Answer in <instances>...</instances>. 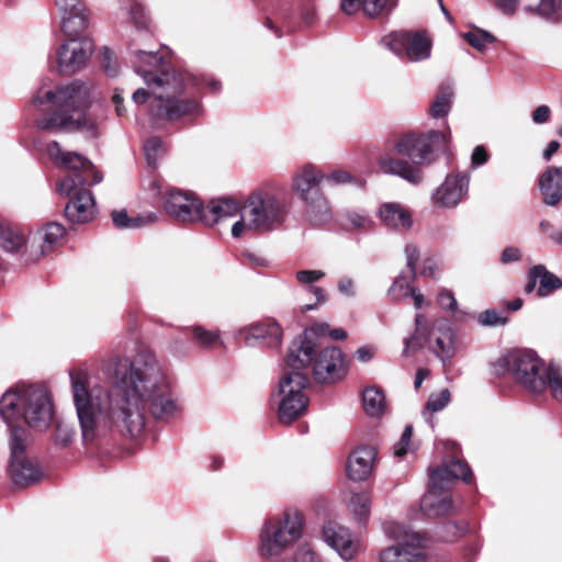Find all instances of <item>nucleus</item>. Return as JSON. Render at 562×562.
<instances>
[{
  "label": "nucleus",
  "instance_id": "21",
  "mask_svg": "<svg viewBox=\"0 0 562 562\" xmlns=\"http://www.w3.org/2000/svg\"><path fill=\"white\" fill-rule=\"evenodd\" d=\"M439 473H430L429 488L420 501V509L428 517L448 515L453 509L451 497L446 493L448 485L439 482Z\"/></svg>",
  "mask_w": 562,
  "mask_h": 562
},
{
  "label": "nucleus",
  "instance_id": "28",
  "mask_svg": "<svg viewBox=\"0 0 562 562\" xmlns=\"http://www.w3.org/2000/svg\"><path fill=\"white\" fill-rule=\"evenodd\" d=\"M241 214L239 204L233 199H216L210 201L206 206L201 203L200 221L213 226L220 221Z\"/></svg>",
  "mask_w": 562,
  "mask_h": 562
},
{
  "label": "nucleus",
  "instance_id": "31",
  "mask_svg": "<svg viewBox=\"0 0 562 562\" xmlns=\"http://www.w3.org/2000/svg\"><path fill=\"white\" fill-rule=\"evenodd\" d=\"M524 11L549 23L562 22V0H539L537 4L525 5Z\"/></svg>",
  "mask_w": 562,
  "mask_h": 562
},
{
  "label": "nucleus",
  "instance_id": "17",
  "mask_svg": "<svg viewBox=\"0 0 562 562\" xmlns=\"http://www.w3.org/2000/svg\"><path fill=\"white\" fill-rule=\"evenodd\" d=\"M25 429L13 430L10 437L9 472L14 484L20 486L35 483L42 475L37 463L25 456Z\"/></svg>",
  "mask_w": 562,
  "mask_h": 562
},
{
  "label": "nucleus",
  "instance_id": "32",
  "mask_svg": "<svg viewBox=\"0 0 562 562\" xmlns=\"http://www.w3.org/2000/svg\"><path fill=\"white\" fill-rule=\"evenodd\" d=\"M341 225L348 231H368L374 226V222L368 212L363 210L347 209L339 214Z\"/></svg>",
  "mask_w": 562,
  "mask_h": 562
},
{
  "label": "nucleus",
  "instance_id": "61",
  "mask_svg": "<svg viewBox=\"0 0 562 562\" xmlns=\"http://www.w3.org/2000/svg\"><path fill=\"white\" fill-rule=\"evenodd\" d=\"M150 95H153V98H155V95L153 94V91L149 87H148V90L144 89V88H138L136 91H134L132 99L135 104H144L147 102V100L149 99ZM154 100L155 99H153L151 102Z\"/></svg>",
  "mask_w": 562,
  "mask_h": 562
},
{
  "label": "nucleus",
  "instance_id": "29",
  "mask_svg": "<svg viewBox=\"0 0 562 562\" xmlns=\"http://www.w3.org/2000/svg\"><path fill=\"white\" fill-rule=\"evenodd\" d=\"M60 29L63 33L69 38L81 37L80 34L88 25L87 9L59 12Z\"/></svg>",
  "mask_w": 562,
  "mask_h": 562
},
{
  "label": "nucleus",
  "instance_id": "57",
  "mask_svg": "<svg viewBox=\"0 0 562 562\" xmlns=\"http://www.w3.org/2000/svg\"><path fill=\"white\" fill-rule=\"evenodd\" d=\"M364 1L366 0H341L340 7L344 13L351 15L360 9L364 11Z\"/></svg>",
  "mask_w": 562,
  "mask_h": 562
},
{
  "label": "nucleus",
  "instance_id": "30",
  "mask_svg": "<svg viewBox=\"0 0 562 562\" xmlns=\"http://www.w3.org/2000/svg\"><path fill=\"white\" fill-rule=\"evenodd\" d=\"M431 473H439V482L449 486V484L458 479L463 480L465 483L472 481V471L469 465L458 459H451L448 463L431 471Z\"/></svg>",
  "mask_w": 562,
  "mask_h": 562
},
{
  "label": "nucleus",
  "instance_id": "4",
  "mask_svg": "<svg viewBox=\"0 0 562 562\" xmlns=\"http://www.w3.org/2000/svg\"><path fill=\"white\" fill-rule=\"evenodd\" d=\"M47 155L55 164L70 171L58 183L59 193L70 199L65 207L67 218L78 224L93 220L97 213L95 201L87 186L101 182L102 175L87 158L75 151L63 150L57 142L48 144Z\"/></svg>",
  "mask_w": 562,
  "mask_h": 562
},
{
  "label": "nucleus",
  "instance_id": "25",
  "mask_svg": "<svg viewBox=\"0 0 562 562\" xmlns=\"http://www.w3.org/2000/svg\"><path fill=\"white\" fill-rule=\"evenodd\" d=\"M537 282H539V288L537 290V294L540 297L548 296L552 294L554 291L562 288V281L552 272L548 271L543 265L533 266L529 272L527 278V283L525 285V291L527 293H531L535 291Z\"/></svg>",
  "mask_w": 562,
  "mask_h": 562
},
{
  "label": "nucleus",
  "instance_id": "24",
  "mask_svg": "<svg viewBox=\"0 0 562 562\" xmlns=\"http://www.w3.org/2000/svg\"><path fill=\"white\" fill-rule=\"evenodd\" d=\"M539 191L546 205L555 207L562 202V166H550L538 180Z\"/></svg>",
  "mask_w": 562,
  "mask_h": 562
},
{
  "label": "nucleus",
  "instance_id": "22",
  "mask_svg": "<svg viewBox=\"0 0 562 562\" xmlns=\"http://www.w3.org/2000/svg\"><path fill=\"white\" fill-rule=\"evenodd\" d=\"M237 335L247 346L261 342L274 348L281 344L282 329L274 321L267 319L240 328Z\"/></svg>",
  "mask_w": 562,
  "mask_h": 562
},
{
  "label": "nucleus",
  "instance_id": "35",
  "mask_svg": "<svg viewBox=\"0 0 562 562\" xmlns=\"http://www.w3.org/2000/svg\"><path fill=\"white\" fill-rule=\"evenodd\" d=\"M65 228L61 224L53 222L46 224L37 232V237L42 241L40 257L49 252L53 247L64 237Z\"/></svg>",
  "mask_w": 562,
  "mask_h": 562
},
{
  "label": "nucleus",
  "instance_id": "18",
  "mask_svg": "<svg viewBox=\"0 0 562 562\" xmlns=\"http://www.w3.org/2000/svg\"><path fill=\"white\" fill-rule=\"evenodd\" d=\"M94 44L89 37L68 38L56 50L57 69L61 75H74L90 60Z\"/></svg>",
  "mask_w": 562,
  "mask_h": 562
},
{
  "label": "nucleus",
  "instance_id": "64",
  "mask_svg": "<svg viewBox=\"0 0 562 562\" xmlns=\"http://www.w3.org/2000/svg\"><path fill=\"white\" fill-rule=\"evenodd\" d=\"M560 143L558 140H551L547 148L543 150V158L544 160L549 161L552 156L559 150Z\"/></svg>",
  "mask_w": 562,
  "mask_h": 562
},
{
  "label": "nucleus",
  "instance_id": "52",
  "mask_svg": "<svg viewBox=\"0 0 562 562\" xmlns=\"http://www.w3.org/2000/svg\"><path fill=\"white\" fill-rule=\"evenodd\" d=\"M438 304L450 312H456L457 310V300L453 293L449 290H442L438 294Z\"/></svg>",
  "mask_w": 562,
  "mask_h": 562
},
{
  "label": "nucleus",
  "instance_id": "19",
  "mask_svg": "<svg viewBox=\"0 0 562 562\" xmlns=\"http://www.w3.org/2000/svg\"><path fill=\"white\" fill-rule=\"evenodd\" d=\"M469 184V175L449 173L445 181L432 192V204L443 209L456 207L467 196Z\"/></svg>",
  "mask_w": 562,
  "mask_h": 562
},
{
  "label": "nucleus",
  "instance_id": "6",
  "mask_svg": "<svg viewBox=\"0 0 562 562\" xmlns=\"http://www.w3.org/2000/svg\"><path fill=\"white\" fill-rule=\"evenodd\" d=\"M497 375L510 374L514 380L532 393H542L548 386L552 395L562 401V375L554 367L547 366L532 350H513L493 364Z\"/></svg>",
  "mask_w": 562,
  "mask_h": 562
},
{
  "label": "nucleus",
  "instance_id": "1",
  "mask_svg": "<svg viewBox=\"0 0 562 562\" xmlns=\"http://www.w3.org/2000/svg\"><path fill=\"white\" fill-rule=\"evenodd\" d=\"M111 380L110 389H89L85 372H70L74 403L85 442L114 429L137 436L145 427L147 412L155 419L169 420L182 411L155 360L132 362L127 358H116Z\"/></svg>",
  "mask_w": 562,
  "mask_h": 562
},
{
  "label": "nucleus",
  "instance_id": "13",
  "mask_svg": "<svg viewBox=\"0 0 562 562\" xmlns=\"http://www.w3.org/2000/svg\"><path fill=\"white\" fill-rule=\"evenodd\" d=\"M447 135L438 131H429L426 134H406L397 139L394 145L400 156L411 159L415 167L429 166L438 153L446 150Z\"/></svg>",
  "mask_w": 562,
  "mask_h": 562
},
{
  "label": "nucleus",
  "instance_id": "47",
  "mask_svg": "<svg viewBox=\"0 0 562 562\" xmlns=\"http://www.w3.org/2000/svg\"><path fill=\"white\" fill-rule=\"evenodd\" d=\"M194 339L204 347H210L218 340V333L205 330L204 328L196 326L193 328Z\"/></svg>",
  "mask_w": 562,
  "mask_h": 562
},
{
  "label": "nucleus",
  "instance_id": "33",
  "mask_svg": "<svg viewBox=\"0 0 562 562\" xmlns=\"http://www.w3.org/2000/svg\"><path fill=\"white\" fill-rule=\"evenodd\" d=\"M325 276V272L322 270H302L296 272V279L302 284H310V291L315 295L316 303L306 304L301 307L302 312H308L317 307L318 304H322L326 301V295L322 288L313 286L312 284L318 280H321Z\"/></svg>",
  "mask_w": 562,
  "mask_h": 562
},
{
  "label": "nucleus",
  "instance_id": "59",
  "mask_svg": "<svg viewBox=\"0 0 562 562\" xmlns=\"http://www.w3.org/2000/svg\"><path fill=\"white\" fill-rule=\"evenodd\" d=\"M551 110L548 105L538 106L531 114L535 124L547 123L550 119Z\"/></svg>",
  "mask_w": 562,
  "mask_h": 562
},
{
  "label": "nucleus",
  "instance_id": "46",
  "mask_svg": "<svg viewBox=\"0 0 562 562\" xmlns=\"http://www.w3.org/2000/svg\"><path fill=\"white\" fill-rule=\"evenodd\" d=\"M128 14L138 30H146L148 27L149 22L140 3L133 1L130 5Z\"/></svg>",
  "mask_w": 562,
  "mask_h": 562
},
{
  "label": "nucleus",
  "instance_id": "3",
  "mask_svg": "<svg viewBox=\"0 0 562 562\" xmlns=\"http://www.w3.org/2000/svg\"><path fill=\"white\" fill-rule=\"evenodd\" d=\"M90 103L91 88L78 80L58 87L56 91L41 88L33 104L53 113L37 119L36 125L40 130L80 131L89 137H97L99 124L87 113Z\"/></svg>",
  "mask_w": 562,
  "mask_h": 562
},
{
  "label": "nucleus",
  "instance_id": "37",
  "mask_svg": "<svg viewBox=\"0 0 562 562\" xmlns=\"http://www.w3.org/2000/svg\"><path fill=\"white\" fill-rule=\"evenodd\" d=\"M453 88L450 83H443L439 87L436 99L430 106L432 117L446 116L452 105Z\"/></svg>",
  "mask_w": 562,
  "mask_h": 562
},
{
  "label": "nucleus",
  "instance_id": "23",
  "mask_svg": "<svg viewBox=\"0 0 562 562\" xmlns=\"http://www.w3.org/2000/svg\"><path fill=\"white\" fill-rule=\"evenodd\" d=\"M376 216L386 228L396 232H406L413 225L411 212L397 202L382 203L376 211Z\"/></svg>",
  "mask_w": 562,
  "mask_h": 562
},
{
  "label": "nucleus",
  "instance_id": "14",
  "mask_svg": "<svg viewBox=\"0 0 562 562\" xmlns=\"http://www.w3.org/2000/svg\"><path fill=\"white\" fill-rule=\"evenodd\" d=\"M301 341L306 342L311 347V361L302 369V372L311 367L314 379L321 383H334L346 375L347 366L344 360L342 351L338 347L330 346L316 351L313 341L303 338L295 339L289 352Z\"/></svg>",
  "mask_w": 562,
  "mask_h": 562
},
{
  "label": "nucleus",
  "instance_id": "12",
  "mask_svg": "<svg viewBox=\"0 0 562 562\" xmlns=\"http://www.w3.org/2000/svg\"><path fill=\"white\" fill-rule=\"evenodd\" d=\"M383 531L394 543L381 551V562H425L422 538L417 533L393 520L383 524Z\"/></svg>",
  "mask_w": 562,
  "mask_h": 562
},
{
  "label": "nucleus",
  "instance_id": "60",
  "mask_svg": "<svg viewBox=\"0 0 562 562\" xmlns=\"http://www.w3.org/2000/svg\"><path fill=\"white\" fill-rule=\"evenodd\" d=\"M338 290L341 294L352 297L356 295L355 282L351 278L345 277L338 281Z\"/></svg>",
  "mask_w": 562,
  "mask_h": 562
},
{
  "label": "nucleus",
  "instance_id": "48",
  "mask_svg": "<svg viewBox=\"0 0 562 562\" xmlns=\"http://www.w3.org/2000/svg\"><path fill=\"white\" fill-rule=\"evenodd\" d=\"M101 65L108 76L114 77L117 75L119 67L116 59L113 53L108 47H103L102 49Z\"/></svg>",
  "mask_w": 562,
  "mask_h": 562
},
{
  "label": "nucleus",
  "instance_id": "56",
  "mask_svg": "<svg viewBox=\"0 0 562 562\" xmlns=\"http://www.w3.org/2000/svg\"><path fill=\"white\" fill-rule=\"evenodd\" d=\"M58 12L76 11L86 9L82 0H55Z\"/></svg>",
  "mask_w": 562,
  "mask_h": 562
},
{
  "label": "nucleus",
  "instance_id": "50",
  "mask_svg": "<svg viewBox=\"0 0 562 562\" xmlns=\"http://www.w3.org/2000/svg\"><path fill=\"white\" fill-rule=\"evenodd\" d=\"M479 323L484 326H496L506 323V318L495 310H487L479 315Z\"/></svg>",
  "mask_w": 562,
  "mask_h": 562
},
{
  "label": "nucleus",
  "instance_id": "7",
  "mask_svg": "<svg viewBox=\"0 0 562 562\" xmlns=\"http://www.w3.org/2000/svg\"><path fill=\"white\" fill-rule=\"evenodd\" d=\"M311 361V347L301 341L288 353L285 369L279 381L278 417L283 424L300 418L307 409L308 397L305 389L308 378L302 369Z\"/></svg>",
  "mask_w": 562,
  "mask_h": 562
},
{
  "label": "nucleus",
  "instance_id": "44",
  "mask_svg": "<svg viewBox=\"0 0 562 562\" xmlns=\"http://www.w3.org/2000/svg\"><path fill=\"white\" fill-rule=\"evenodd\" d=\"M324 180L333 186H344V184H355V186H362V182L355 178L350 172L342 170V169H336L331 172L325 175Z\"/></svg>",
  "mask_w": 562,
  "mask_h": 562
},
{
  "label": "nucleus",
  "instance_id": "63",
  "mask_svg": "<svg viewBox=\"0 0 562 562\" xmlns=\"http://www.w3.org/2000/svg\"><path fill=\"white\" fill-rule=\"evenodd\" d=\"M112 102L115 106V112L119 116H123L126 114V109L123 106V91L120 89H115L112 95Z\"/></svg>",
  "mask_w": 562,
  "mask_h": 562
},
{
  "label": "nucleus",
  "instance_id": "27",
  "mask_svg": "<svg viewBox=\"0 0 562 562\" xmlns=\"http://www.w3.org/2000/svg\"><path fill=\"white\" fill-rule=\"evenodd\" d=\"M375 450L372 447L362 446L355 449L348 459L347 473L353 481L367 480L373 469Z\"/></svg>",
  "mask_w": 562,
  "mask_h": 562
},
{
  "label": "nucleus",
  "instance_id": "11",
  "mask_svg": "<svg viewBox=\"0 0 562 562\" xmlns=\"http://www.w3.org/2000/svg\"><path fill=\"white\" fill-rule=\"evenodd\" d=\"M424 346L442 361L450 360L456 352L454 333L447 319H437L431 326L428 325L424 314H416L415 330L405 339L403 353L409 356Z\"/></svg>",
  "mask_w": 562,
  "mask_h": 562
},
{
  "label": "nucleus",
  "instance_id": "49",
  "mask_svg": "<svg viewBox=\"0 0 562 562\" xmlns=\"http://www.w3.org/2000/svg\"><path fill=\"white\" fill-rule=\"evenodd\" d=\"M412 435L413 427L411 425H407L401 436L400 441L394 446V454L396 457L402 458L407 453Z\"/></svg>",
  "mask_w": 562,
  "mask_h": 562
},
{
  "label": "nucleus",
  "instance_id": "55",
  "mask_svg": "<svg viewBox=\"0 0 562 562\" xmlns=\"http://www.w3.org/2000/svg\"><path fill=\"white\" fill-rule=\"evenodd\" d=\"M488 154L484 146L479 145L473 149L472 156H471V165L473 168H477L488 160Z\"/></svg>",
  "mask_w": 562,
  "mask_h": 562
},
{
  "label": "nucleus",
  "instance_id": "39",
  "mask_svg": "<svg viewBox=\"0 0 562 562\" xmlns=\"http://www.w3.org/2000/svg\"><path fill=\"white\" fill-rule=\"evenodd\" d=\"M461 36L469 45L479 52H484L487 45L496 42V37L493 34L479 27H474L469 32L463 33Z\"/></svg>",
  "mask_w": 562,
  "mask_h": 562
},
{
  "label": "nucleus",
  "instance_id": "2",
  "mask_svg": "<svg viewBox=\"0 0 562 562\" xmlns=\"http://www.w3.org/2000/svg\"><path fill=\"white\" fill-rule=\"evenodd\" d=\"M134 67L155 95V100L150 102L153 119L193 122L203 116L201 101L183 95L195 87L191 75L162 69L161 57L145 50L136 52Z\"/></svg>",
  "mask_w": 562,
  "mask_h": 562
},
{
  "label": "nucleus",
  "instance_id": "62",
  "mask_svg": "<svg viewBox=\"0 0 562 562\" xmlns=\"http://www.w3.org/2000/svg\"><path fill=\"white\" fill-rule=\"evenodd\" d=\"M520 256L521 255L518 248L507 247L503 250L501 260L503 263H509L519 260Z\"/></svg>",
  "mask_w": 562,
  "mask_h": 562
},
{
  "label": "nucleus",
  "instance_id": "9",
  "mask_svg": "<svg viewBox=\"0 0 562 562\" xmlns=\"http://www.w3.org/2000/svg\"><path fill=\"white\" fill-rule=\"evenodd\" d=\"M303 526L304 516L295 508H288L280 516L266 520L259 532V555L277 561L302 537Z\"/></svg>",
  "mask_w": 562,
  "mask_h": 562
},
{
  "label": "nucleus",
  "instance_id": "36",
  "mask_svg": "<svg viewBox=\"0 0 562 562\" xmlns=\"http://www.w3.org/2000/svg\"><path fill=\"white\" fill-rule=\"evenodd\" d=\"M362 405L369 416H380L385 409L384 394L376 387H367L362 393Z\"/></svg>",
  "mask_w": 562,
  "mask_h": 562
},
{
  "label": "nucleus",
  "instance_id": "41",
  "mask_svg": "<svg viewBox=\"0 0 562 562\" xmlns=\"http://www.w3.org/2000/svg\"><path fill=\"white\" fill-rule=\"evenodd\" d=\"M145 157L150 167H155L157 160L164 155L165 147L161 138L153 136L148 138L143 146Z\"/></svg>",
  "mask_w": 562,
  "mask_h": 562
},
{
  "label": "nucleus",
  "instance_id": "20",
  "mask_svg": "<svg viewBox=\"0 0 562 562\" xmlns=\"http://www.w3.org/2000/svg\"><path fill=\"white\" fill-rule=\"evenodd\" d=\"M322 537L342 560H352L359 552V541L345 526L336 521H327L323 526Z\"/></svg>",
  "mask_w": 562,
  "mask_h": 562
},
{
  "label": "nucleus",
  "instance_id": "54",
  "mask_svg": "<svg viewBox=\"0 0 562 562\" xmlns=\"http://www.w3.org/2000/svg\"><path fill=\"white\" fill-rule=\"evenodd\" d=\"M329 326L326 323H318L313 325L310 329L304 331L303 336L297 337L296 339L306 338L308 341H312V336H325L328 335Z\"/></svg>",
  "mask_w": 562,
  "mask_h": 562
},
{
  "label": "nucleus",
  "instance_id": "42",
  "mask_svg": "<svg viewBox=\"0 0 562 562\" xmlns=\"http://www.w3.org/2000/svg\"><path fill=\"white\" fill-rule=\"evenodd\" d=\"M397 4V0H366L364 13L370 18H376L389 13Z\"/></svg>",
  "mask_w": 562,
  "mask_h": 562
},
{
  "label": "nucleus",
  "instance_id": "10",
  "mask_svg": "<svg viewBox=\"0 0 562 562\" xmlns=\"http://www.w3.org/2000/svg\"><path fill=\"white\" fill-rule=\"evenodd\" d=\"M324 178L323 171L311 164L296 169L292 177V190L303 203L305 217L317 226L329 223L333 217L330 202L321 188Z\"/></svg>",
  "mask_w": 562,
  "mask_h": 562
},
{
  "label": "nucleus",
  "instance_id": "15",
  "mask_svg": "<svg viewBox=\"0 0 562 562\" xmlns=\"http://www.w3.org/2000/svg\"><path fill=\"white\" fill-rule=\"evenodd\" d=\"M149 190L162 194V206L169 216L181 222L200 221L201 201L192 192L169 188L162 193L158 180L150 181Z\"/></svg>",
  "mask_w": 562,
  "mask_h": 562
},
{
  "label": "nucleus",
  "instance_id": "8",
  "mask_svg": "<svg viewBox=\"0 0 562 562\" xmlns=\"http://www.w3.org/2000/svg\"><path fill=\"white\" fill-rule=\"evenodd\" d=\"M286 217L288 206L282 199L267 192H255L246 200L240 220L232 226V235L239 238L247 232H271L279 228Z\"/></svg>",
  "mask_w": 562,
  "mask_h": 562
},
{
  "label": "nucleus",
  "instance_id": "5",
  "mask_svg": "<svg viewBox=\"0 0 562 562\" xmlns=\"http://www.w3.org/2000/svg\"><path fill=\"white\" fill-rule=\"evenodd\" d=\"M0 417L10 431L23 429L20 422L44 431L54 418V405L45 387L33 384H16L7 390L0 398Z\"/></svg>",
  "mask_w": 562,
  "mask_h": 562
},
{
  "label": "nucleus",
  "instance_id": "53",
  "mask_svg": "<svg viewBox=\"0 0 562 562\" xmlns=\"http://www.w3.org/2000/svg\"><path fill=\"white\" fill-rule=\"evenodd\" d=\"M294 562H322V560L311 547L302 546L294 555Z\"/></svg>",
  "mask_w": 562,
  "mask_h": 562
},
{
  "label": "nucleus",
  "instance_id": "38",
  "mask_svg": "<svg viewBox=\"0 0 562 562\" xmlns=\"http://www.w3.org/2000/svg\"><path fill=\"white\" fill-rule=\"evenodd\" d=\"M112 220L117 228H138L154 222L156 215L150 213L147 216L130 217L125 211H114Z\"/></svg>",
  "mask_w": 562,
  "mask_h": 562
},
{
  "label": "nucleus",
  "instance_id": "26",
  "mask_svg": "<svg viewBox=\"0 0 562 562\" xmlns=\"http://www.w3.org/2000/svg\"><path fill=\"white\" fill-rule=\"evenodd\" d=\"M378 165L384 173L401 177L413 184H419L424 179L423 171L404 159L383 155L379 158Z\"/></svg>",
  "mask_w": 562,
  "mask_h": 562
},
{
  "label": "nucleus",
  "instance_id": "45",
  "mask_svg": "<svg viewBox=\"0 0 562 562\" xmlns=\"http://www.w3.org/2000/svg\"><path fill=\"white\" fill-rule=\"evenodd\" d=\"M74 437L75 430L70 425L66 424L65 422H57L54 434V440L56 445L66 447L72 441Z\"/></svg>",
  "mask_w": 562,
  "mask_h": 562
},
{
  "label": "nucleus",
  "instance_id": "16",
  "mask_svg": "<svg viewBox=\"0 0 562 562\" xmlns=\"http://www.w3.org/2000/svg\"><path fill=\"white\" fill-rule=\"evenodd\" d=\"M381 43L400 57L417 63L431 55L432 42L424 32H393L381 40Z\"/></svg>",
  "mask_w": 562,
  "mask_h": 562
},
{
  "label": "nucleus",
  "instance_id": "51",
  "mask_svg": "<svg viewBox=\"0 0 562 562\" xmlns=\"http://www.w3.org/2000/svg\"><path fill=\"white\" fill-rule=\"evenodd\" d=\"M406 266L409 269L411 278L416 276V263L419 258V250L415 245H407L405 247Z\"/></svg>",
  "mask_w": 562,
  "mask_h": 562
},
{
  "label": "nucleus",
  "instance_id": "58",
  "mask_svg": "<svg viewBox=\"0 0 562 562\" xmlns=\"http://www.w3.org/2000/svg\"><path fill=\"white\" fill-rule=\"evenodd\" d=\"M520 0H495L496 7L506 15H514L517 12Z\"/></svg>",
  "mask_w": 562,
  "mask_h": 562
},
{
  "label": "nucleus",
  "instance_id": "43",
  "mask_svg": "<svg viewBox=\"0 0 562 562\" xmlns=\"http://www.w3.org/2000/svg\"><path fill=\"white\" fill-rule=\"evenodd\" d=\"M413 289L414 288L411 286L408 278L401 274L393 281L387 293L393 301H401L408 297Z\"/></svg>",
  "mask_w": 562,
  "mask_h": 562
},
{
  "label": "nucleus",
  "instance_id": "34",
  "mask_svg": "<svg viewBox=\"0 0 562 562\" xmlns=\"http://www.w3.org/2000/svg\"><path fill=\"white\" fill-rule=\"evenodd\" d=\"M348 509L356 522L366 526L371 513V497L366 492L352 493L348 501Z\"/></svg>",
  "mask_w": 562,
  "mask_h": 562
},
{
  "label": "nucleus",
  "instance_id": "40",
  "mask_svg": "<svg viewBox=\"0 0 562 562\" xmlns=\"http://www.w3.org/2000/svg\"><path fill=\"white\" fill-rule=\"evenodd\" d=\"M450 402V392L448 389L441 390L437 394H431L427 401L423 416L425 420L432 424V414L443 409Z\"/></svg>",
  "mask_w": 562,
  "mask_h": 562
}]
</instances>
